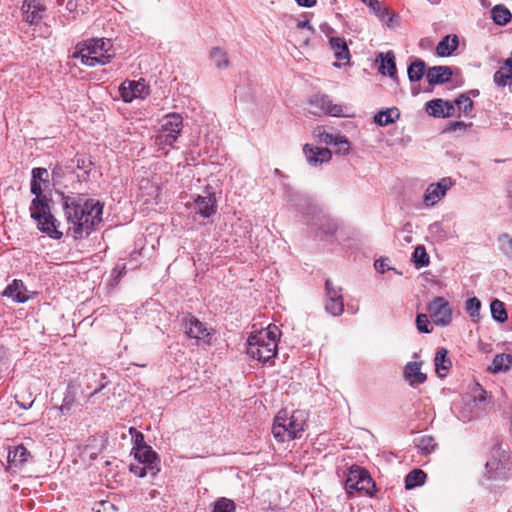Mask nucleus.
<instances>
[{"label":"nucleus","mask_w":512,"mask_h":512,"mask_svg":"<svg viewBox=\"0 0 512 512\" xmlns=\"http://www.w3.org/2000/svg\"><path fill=\"white\" fill-rule=\"evenodd\" d=\"M63 201L68 231L75 239L89 235L102 221L103 204L99 200L77 195L65 196Z\"/></svg>","instance_id":"1"},{"label":"nucleus","mask_w":512,"mask_h":512,"mask_svg":"<svg viewBox=\"0 0 512 512\" xmlns=\"http://www.w3.org/2000/svg\"><path fill=\"white\" fill-rule=\"evenodd\" d=\"M308 414L304 410H294L291 414L281 410L274 419L272 433L279 442L291 441L302 436L307 428Z\"/></svg>","instance_id":"2"},{"label":"nucleus","mask_w":512,"mask_h":512,"mask_svg":"<svg viewBox=\"0 0 512 512\" xmlns=\"http://www.w3.org/2000/svg\"><path fill=\"white\" fill-rule=\"evenodd\" d=\"M112 47L113 45L110 39H89L77 44L72 57L80 59L81 64L88 67L105 65L111 62L115 56Z\"/></svg>","instance_id":"3"},{"label":"nucleus","mask_w":512,"mask_h":512,"mask_svg":"<svg viewBox=\"0 0 512 512\" xmlns=\"http://www.w3.org/2000/svg\"><path fill=\"white\" fill-rule=\"evenodd\" d=\"M280 330L276 325L251 334L247 341V354L259 362L266 363L277 354Z\"/></svg>","instance_id":"4"},{"label":"nucleus","mask_w":512,"mask_h":512,"mask_svg":"<svg viewBox=\"0 0 512 512\" xmlns=\"http://www.w3.org/2000/svg\"><path fill=\"white\" fill-rule=\"evenodd\" d=\"M31 192L36 195L30 207L31 217L37 221L38 227L42 232L55 239L61 238L62 232L57 229L56 219L50 212L48 199L42 196L40 182L36 180L31 181Z\"/></svg>","instance_id":"5"},{"label":"nucleus","mask_w":512,"mask_h":512,"mask_svg":"<svg viewBox=\"0 0 512 512\" xmlns=\"http://www.w3.org/2000/svg\"><path fill=\"white\" fill-rule=\"evenodd\" d=\"M345 485L349 494L353 491H357L372 495L375 488V483L369 473L364 468L357 465H353L348 469Z\"/></svg>","instance_id":"6"},{"label":"nucleus","mask_w":512,"mask_h":512,"mask_svg":"<svg viewBox=\"0 0 512 512\" xmlns=\"http://www.w3.org/2000/svg\"><path fill=\"white\" fill-rule=\"evenodd\" d=\"M183 127V118L178 113H171L164 117L163 124L156 136L159 146H173Z\"/></svg>","instance_id":"7"},{"label":"nucleus","mask_w":512,"mask_h":512,"mask_svg":"<svg viewBox=\"0 0 512 512\" xmlns=\"http://www.w3.org/2000/svg\"><path fill=\"white\" fill-rule=\"evenodd\" d=\"M429 316L437 326H447L452 321V310L444 297H435L427 307Z\"/></svg>","instance_id":"8"},{"label":"nucleus","mask_w":512,"mask_h":512,"mask_svg":"<svg viewBox=\"0 0 512 512\" xmlns=\"http://www.w3.org/2000/svg\"><path fill=\"white\" fill-rule=\"evenodd\" d=\"M325 310L332 316H340L344 312L342 288L334 285L331 279L325 281Z\"/></svg>","instance_id":"9"},{"label":"nucleus","mask_w":512,"mask_h":512,"mask_svg":"<svg viewBox=\"0 0 512 512\" xmlns=\"http://www.w3.org/2000/svg\"><path fill=\"white\" fill-rule=\"evenodd\" d=\"M119 92L123 101L129 103L136 98H145L149 94V88L143 79L126 80L120 85Z\"/></svg>","instance_id":"10"},{"label":"nucleus","mask_w":512,"mask_h":512,"mask_svg":"<svg viewBox=\"0 0 512 512\" xmlns=\"http://www.w3.org/2000/svg\"><path fill=\"white\" fill-rule=\"evenodd\" d=\"M310 105L315 107L314 114L324 113L331 116H343L344 108L340 104H334L327 95H315L310 100Z\"/></svg>","instance_id":"11"},{"label":"nucleus","mask_w":512,"mask_h":512,"mask_svg":"<svg viewBox=\"0 0 512 512\" xmlns=\"http://www.w3.org/2000/svg\"><path fill=\"white\" fill-rule=\"evenodd\" d=\"M135 458L142 464L146 465L151 476H155L159 472V458L156 452L148 445L133 448Z\"/></svg>","instance_id":"12"},{"label":"nucleus","mask_w":512,"mask_h":512,"mask_svg":"<svg viewBox=\"0 0 512 512\" xmlns=\"http://www.w3.org/2000/svg\"><path fill=\"white\" fill-rule=\"evenodd\" d=\"M452 186L450 178H442L438 183H432L426 189L424 202L427 206L436 204Z\"/></svg>","instance_id":"13"},{"label":"nucleus","mask_w":512,"mask_h":512,"mask_svg":"<svg viewBox=\"0 0 512 512\" xmlns=\"http://www.w3.org/2000/svg\"><path fill=\"white\" fill-rule=\"evenodd\" d=\"M216 198L214 194L208 193L206 196L198 195L193 203V209L204 218H209L216 213Z\"/></svg>","instance_id":"14"},{"label":"nucleus","mask_w":512,"mask_h":512,"mask_svg":"<svg viewBox=\"0 0 512 512\" xmlns=\"http://www.w3.org/2000/svg\"><path fill=\"white\" fill-rule=\"evenodd\" d=\"M303 152L308 163L313 166L328 162L332 157V153L328 148L313 147L309 144L304 145Z\"/></svg>","instance_id":"15"},{"label":"nucleus","mask_w":512,"mask_h":512,"mask_svg":"<svg viewBox=\"0 0 512 512\" xmlns=\"http://www.w3.org/2000/svg\"><path fill=\"white\" fill-rule=\"evenodd\" d=\"M426 111L434 117H450L455 113V106L450 101L434 99L427 103Z\"/></svg>","instance_id":"16"},{"label":"nucleus","mask_w":512,"mask_h":512,"mask_svg":"<svg viewBox=\"0 0 512 512\" xmlns=\"http://www.w3.org/2000/svg\"><path fill=\"white\" fill-rule=\"evenodd\" d=\"M184 322L186 326V334L188 337L195 339H205L209 336L205 325L193 315L189 314L186 316L184 318Z\"/></svg>","instance_id":"17"},{"label":"nucleus","mask_w":512,"mask_h":512,"mask_svg":"<svg viewBox=\"0 0 512 512\" xmlns=\"http://www.w3.org/2000/svg\"><path fill=\"white\" fill-rule=\"evenodd\" d=\"M452 75V70L448 66H434L429 68L426 73L430 85L444 84L451 80Z\"/></svg>","instance_id":"18"},{"label":"nucleus","mask_w":512,"mask_h":512,"mask_svg":"<svg viewBox=\"0 0 512 512\" xmlns=\"http://www.w3.org/2000/svg\"><path fill=\"white\" fill-rule=\"evenodd\" d=\"M22 10L24 13V19L30 24L38 23L42 19V13L45 11V7L38 1H25Z\"/></svg>","instance_id":"19"},{"label":"nucleus","mask_w":512,"mask_h":512,"mask_svg":"<svg viewBox=\"0 0 512 512\" xmlns=\"http://www.w3.org/2000/svg\"><path fill=\"white\" fill-rule=\"evenodd\" d=\"M330 47L334 52L335 58L339 61L340 65H345L349 62L350 53L344 38L332 37L329 40Z\"/></svg>","instance_id":"20"},{"label":"nucleus","mask_w":512,"mask_h":512,"mask_svg":"<svg viewBox=\"0 0 512 512\" xmlns=\"http://www.w3.org/2000/svg\"><path fill=\"white\" fill-rule=\"evenodd\" d=\"M404 377L410 385H419L426 381V374L421 372V363L409 362L404 369Z\"/></svg>","instance_id":"21"},{"label":"nucleus","mask_w":512,"mask_h":512,"mask_svg":"<svg viewBox=\"0 0 512 512\" xmlns=\"http://www.w3.org/2000/svg\"><path fill=\"white\" fill-rule=\"evenodd\" d=\"M26 289L21 280H13V282L6 287L3 292L4 296H7L18 303H23L28 300L25 294Z\"/></svg>","instance_id":"22"},{"label":"nucleus","mask_w":512,"mask_h":512,"mask_svg":"<svg viewBox=\"0 0 512 512\" xmlns=\"http://www.w3.org/2000/svg\"><path fill=\"white\" fill-rule=\"evenodd\" d=\"M458 45L457 35H447L438 43L436 53L440 57L450 56L458 48Z\"/></svg>","instance_id":"23"},{"label":"nucleus","mask_w":512,"mask_h":512,"mask_svg":"<svg viewBox=\"0 0 512 512\" xmlns=\"http://www.w3.org/2000/svg\"><path fill=\"white\" fill-rule=\"evenodd\" d=\"M448 350L446 348H439L436 352L434 363L436 372L439 377H445L447 375L448 370L450 369L452 363L450 359L447 357Z\"/></svg>","instance_id":"24"},{"label":"nucleus","mask_w":512,"mask_h":512,"mask_svg":"<svg viewBox=\"0 0 512 512\" xmlns=\"http://www.w3.org/2000/svg\"><path fill=\"white\" fill-rule=\"evenodd\" d=\"M29 456L30 452L23 444H20L9 450L8 463L15 467L22 466L27 462Z\"/></svg>","instance_id":"25"},{"label":"nucleus","mask_w":512,"mask_h":512,"mask_svg":"<svg viewBox=\"0 0 512 512\" xmlns=\"http://www.w3.org/2000/svg\"><path fill=\"white\" fill-rule=\"evenodd\" d=\"M379 57L381 58L379 72L383 75L395 78L397 70L393 52H387L386 54L381 53Z\"/></svg>","instance_id":"26"},{"label":"nucleus","mask_w":512,"mask_h":512,"mask_svg":"<svg viewBox=\"0 0 512 512\" xmlns=\"http://www.w3.org/2000/svg\"><path fill=\"white\" fill-rule=\"evenodd\" d=\"M400 116V113L397 108H391L379 111L375 117L374 121L379 126H386L395 122Z\"/></svg>","instance_id":"27"},{"label":"nucleus","mask_w":512,"mask_h":512,"mask_svg":"<svg viewBox=\"0 0 512 512\" xmlns=\"http://www.w3.org/2000/svg\"><path fill=\"white\" fill-rule=\"evenodd\" d=\"M511 363H512V358L510 355L504 354V353L497 354L494 357L492 364L489 367V371H491L493 373H498L500 371H506L510 368Z\"/></svg>","instance_id":"28"},{"label":"nucleus","mask_w":512,"mask_h":512,"mask_svg":"<svg viewBox=\"0 0 512 512\" xmlns=\"http://www.w3.org/2000/svg\"><path fill=\"white\" fill-rule=\"evenodd\" d=\"M426 480V473L421 469H414L409 472L405 478V488L410 490L417 486L424 484Z\"/></svg>","instance_id":"29"},{"label":"nucleus","mask_w":512,"mask_h":512,"mask_svg":"<svg viewBox=\"0 0 512 512\" xmlns=\"http://www.w3.org/2000/svg\"><path fill=\"white\" fill-rule=\"evenodd\" d=\"M492 19L497 25H506L510 22L512 15L508 8L504 5H496L492 11Z\"/></svg>","instance_id":"30"},{"label":"nucleus","mask_w":512,"mask_h":512,"mask_svg":"<svg viewBox=\"0 0 512 512\" xmlns=\"http://www.w3.org/2000/svg\"><path fill=\"white\" fill-rule=\"evenodd\" d=\"M425 62L421 59L413 61L407 70L409 80L412 82L419 81L425 73Z\"/></svg>","instance_id":"31"},{"label":"nucleus","mask_w":512,"mask_h":512,"mask_svg":"<svg viewBox=\"0 0 512 512\" xmlns=\"http://www.w3.org/2000/svg\"><path fill=\"white\" fill-rule=\"evenodd\" d=\"M416 447L425 455L434 451L437 444L435 439L430 435H422L415 439Z\"/></svg>","instance_id":"32"},{"label":"nucleus","mask_w":512,"mask_h":512,"mask_svg":"<svg viewBox=\"0 0 512 512\" xmlns=\"http://www.w3.org/2000/svg\"><path fill=\"white\" fill-rule=\"evenodd\" d=\"M491 314L494 320L500 323H504L508 316L503 302L498 299L492 301L490 305Z\"/></svg>","instance_id":"33"},{"label":"nucleus","mask_w":512,"mask_h":512,"mask_svg":"<svg viewBox=\"0 0 512 512\" xmlns=\"http://www.w3.org/2000/svg\"><path fill=\"white\" fill-rule=\"evenodd\" d=\"M210 57L218 68H225L229 65L227 53L220 47H214L210 51Z\"/></svg>","instance_id":"34"},{"label":"nucleus","mask_w":512,"mask_h":512,"mask_svg":"<svg viewBox=\"0 0 512 512\" xmlns=\"http://www.w3.org/2000/svg\"><path fill=\"white\" fill-rule=\"evenodd\" d=\"M455 109L457 108L460 113L468 116L473 109V102L470 97L466 95H460L454 101Z\"/></svg>","instance_id":"35"},{"label":"nucleus","mask_w":512,"mask_h":512,"mask_svg":"<svg viewBox=\"0 0 512 512\" xmlns=\"http://www.w3.org/2000/svg\"><path fill=\"white\" fill-rule=\"evenodd\" d=\"M413 260L416 264V267L418 268L427 266L429 264V255L427 254L424 246L419 245L415 248L413 252Z\"/></svg>","instance_id":"36"},{"label":"nucleus","mask_w":512,"mask_h":512,"mask_svg":"<svg viewBox=\"0 0 512 512\" xmlns=\"http://www.w3.org/2000/svg\"><path fill=\"white\" fill-rule=\"evenodd\" d=\"M212 512H235V503L225 497L216 500Z\"/></svg>","instance_id":"37"},{"label":"nucleus","mask_w":512,"mask_h":512,"mask_svg":"<svg viewBox=\"0 0 512 512\" xmlns=\"http://www.w3.org/2000/svg\"><path fill=\"white\" fill-rule=\"evenodd\" d=\"M500 250L509 258L512 259V237L504 233L498 238Z\"/></svg>","instance_id":"38"},{"label":"nucleus","mask_w":512,"mask_h":512,"mask_svg":"<svg viewBox=\"0 0 512 512\" xmlns=\"http://www.w3.org/2000/svg\"><path fill=\"white\" fill-rule=\"evenodd\" d=\"M416 327L421 333H431L430 321L426 314H418L416 317Z\"/></svg>","instance_id":"39"},{"label":"nucleus","mask_w":512,"mask_h":512,"mask_svg":"<svg viewBox=\"0 0 512 512\" xmlns=\"http://www.w3.org/2000/svg\"><path fill=\"white\" fill-rule=\"evenodd\" d=\"M76 167L80 170H83V175L88 176L90 172V167L92 165L89 157L85 155H76L75 157Z\"/></svg>","instance_id":"40"},{"label":"nucleus","mask_w":512,"mask_h":512,"mask_svg":"<svg viewBox=\"0 0 512 512\" xmlns=\"http://www.w3.org/2000/svg\"><path fill=\"white\" fill-rule=\"evenodd\" d=\"M480 307H481V302L476 297L469 298L466 301V310L472 317L479 314Z\"/></svg>","instance_id":"41"},{"label":"nucleus","mask_w":512,"mask_h":512,"mask_svg":"<svg viewBox=\"0 0 512 512\" xmlns=\"http://www.w3.org/2000/svg\"><path fill=\"white\" fill-rule=\"evenodd\" d=\"M75 400L72 395H66L59 406V410L62 414H68L74 404Z\"/></svg>","instance_id":"42"},{"label":"nucleus","mask_w":512,"mask_h":512,"mask_svg":"<svg viewBox=\"0 0 512 512\" xmlns=\"http://www.w3.org/2000/svg\"><path fill=\"white\" fill-rule=\"evenodd\" d=\"M48 172L45 168H34L32 170V180H36L38 182L40 181H47Z\"/></svg>","instance_id":"43"},{"label":"nucleus","mask_w":512,"mask_h":512,"mask_svg":"<svg viewBox=\"0 0 512 512\" xmlns=\"http://www.w3.org/2000/svg\"><path fill=\"white\" fill-rule=\"evenodd\" d=\"M8 366L7 351L3 346H0V372Z\"/></svg>","instance_id":"44"},{"label":"nucleus","mask_w":512,"mask_h":512,"mask_svg":"<svg viewBox=\"0 0 512 512\" xmlns=\"http://www.w3.org/2000/svg\"><path fill=\"white\" fill-rule=\"evenodd\" d=\"M131 471L137 475L138 477H144L146 476L147 474H150V471L149 469L147 468L146 465L144 466H132L131 467Z\"/></svg>","instance_id":"45"},{"label":"nucleus","mask_w":512,"mask_h":512,"mask_svg":"<svg viewBox=\"0 0 512 512\" xmlns=\"http://www.w3.org/2000/svg\"><path fill=\"white\" fill-rule=\"evenodd\" d=\"M365 5L369 6L372 11L379 14L381 10V3L378 0H361Z\"/></svg>","instance_id":"46"},{"label":"nucleus","mask_w":512,"mask_h":512,"mask_svg":"<svg viewBox=\"0 0 512 512\" xmlns=\"http://www.w3.org/2000/svg\"><path fill=\"white\" fill-rule=\"evenodd\" d=\"M467 125L462 121H455L449 124L447 127L448 131H456L457 129L464 130Z\"/></svg>","instance_id":"47"},{"label":"nucleus","mask_w":512,"mask_h":512,"mask_svg":"<svg viewBox=\"0 0 512 512\" xmlns=\"http://www.w3.org/2000/svg\"><path fill=\"white\" fill-rule=\"evenodd\" d=\"M297 28L299 29H308L310 30L312 33L315 31V29L313 28V26L310 24V21L308 19L306 20H302V21H299L297 23Z\"/></svg>","instance_id":"48"},{"label":"nucleus","mask_w":512,"mask_h":512,"mask_svg":"<svg viewBox=\"0 0 512 512\" xmlns=\"http://www.w3.org/2000/svg\"><path fill=\"white\" fill-rule=\"evenodd\" d=\"M295 2L301 7L311 8L317 4V0H295Z\"/></svg>","instance_id":"49"},{"label":"nucleus","mask_w":512,"mask_h":512,"mask_svg":"<svg viewBox=\"0 0 512 512\" xmlns=\"http://www.w3.org/2000/svg\"><path fill=\"white\" fill-rule=\"evenodd\" d=\"M326 142H327V143H332V142H334L333 136H332V135H327ZM335 143H336V144H340L342 147H346V149H348V147H349V142H348V140H346V139H342V140H340L339 142H337V141L335 140Z\"/></svg>","instance_id":"50"},{"label":"nucleus","mask_w":512,"mask_h":512,"mask_svg":"<svg viewBox=\"0 0 512 512\" xmlns=\"http://www.w3.org/2000/svg\"><path fill=\"white\" fill-rule=\"evenodd\" d=\"M146 445L144 442V436L142 433L137 432L135 436V446L133 448H139L140 446Z\"/></svg>","instance_id":"51"},{"label":"nucleus","mask_w":512,"mask_h":512,"mask_svg":"<svg viewBox=\"0 0 512 512\" xmlns=\"http://www.w3.org/2000/svg\"><path fill=\"white\" fill-rule=\"evenodd\" d=\"M375 267H376V269H378L381 273H384V272H385V264H384V262L376 261V262H375Z\"/></svg>","instance_id":"52"}]
</instances>
